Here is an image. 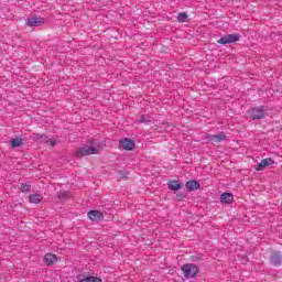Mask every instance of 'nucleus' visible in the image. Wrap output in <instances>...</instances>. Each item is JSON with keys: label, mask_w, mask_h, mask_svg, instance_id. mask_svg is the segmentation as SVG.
Wrapping results in <instances>:
<instances>
[{"label": "nucleus", "mask_w": 282, "mask_h": 282, "mask_svg": "<svg viewBox=\"0 0 282 282\" xmlns=\"http://www.w3.org/2000/svg\"><path fill=\"white\" fill-rule=\"evenodd\" d=\"M96 153H100V144H98V140L96 139L88 140V144L76 151L77 158H85V155H96Z\"/></svg>", "instance_id": "obj_1"}, {"label": "nucleus", "mask_w": 282, "mask_h": 282, "mask_svg": "<svg viewBox=\"0 0 282 282\" xmlns=\"http://www.w3.org/2000/svg\"><path fill=\"white\" fill-rule=\"evenodd\" d=\"M185 279H195L199 274V267L193 263H186L181 267Z\"/></svg>", "instance_id": "obj_2"}, {"label": "nucleus", "mask_w": 282, "mask_h": 282, "mask_svg": "<svg viewBox=\"0 0 282 282\" xmlns=\"http://www.w3.org/2000/svg\"><path fill=\"white\" fill-rule=\"evenodd\" d=\"M240 39H241V35L239 34H227L220 37L218 40V43H220V45H228L230 43H237V41H239Z\"/></svg>", "instance_id": "obj_3"}, {"label": "nucleus", "mask_w": 282, "mask_h": 282, "mask_svg": "<svg viewBox=\"0 0 282 282\" xmlns=\"http://www.w3.org/2000/svg\"><path fill=\"white\" fill-rule=\"evenodd\" d=\"M43 23H44L43 18H41V17H31L25 20V24L29 28H39V26L43 25Z\"/></svg>", "instance_id": "obj_4"}, {"label": "nucleus", "mask_w": 282, "mask_h": 282, "mask_svg": "<svg viewBox=\"0 0 282 282\" xmlns=\"http://www.w3.org/2000/svg\"><path fill=\"white\" fill-rule=\"evenodd\" d=\"M249 115L252 118V120H261V118H264L265 110L263 108H252L249 110Z\"/></svg>", "instance_id": "obj_5"}, {"label": "nucleus", "mask_w": 282, "mask_h": 282, "mask_svg": "<svg viewBox=\"0 0 282 282\" xmlns=\"http://www.w3.org/2000/svg\"><path fill=\"white\" fill-rule=\"evenodd\" d=\"M36 142H44L48 144V147H56V140L47 138L45 134H36L35 135Z\"/></svg>", "instance_id": "obj_6"}, {"label": "nucleus", "mask_w": 282, "mask_h": 282, "mask_svg": "<svg viewBox=\"0 0 282 282\" xmlns=\"http://www.w3.org/2000/svg\"><path fill=\"white\" fill-rule=\"evenodd\" d=\"M121 149H124V151H131L135 148V142L129 138H124L119 142Z\"/></svg>", "instance_id": "obj_7"}, {"label": "nucleus", "mask_w": 282, "mask_h": 282, "mask_svg": "<svg viewBox=\"0 0 282 282\" xmlns=\"http://www.w3.org/2000/svg\"><path fill=\"white\" fill-rule=\"evenodd\" d=\"M270 164H274V161H272L270 158L263 159L260 163H258L254 169L257 171H263L267 166H270Z\"/></svg>", "instance_id": "obj_8"}, {"label": "nucleus", "mask_w": 282, "mask_h": 282, "mask_svg": "<svg viewBox=\"0 0 282 282\" xmlns=\"http://www.w3.org/2000/svg\"><path fill=\"white\" fill-rule=\"evenodd\" d=\"M270 261L272 265H281L282 264V256L281 252L275 251L271 254Z\"/></svg>", "instance_id": "obj_9"}, {"label": "nucleus", "mask_w": 282, "mask_h": 282, "mask_svg": "<svg viewBox=\"0 0 282 282\" xmlns=\"http://www.w3.org/2000/svg\"><path fill=\"white\" fill-rule=\"evenodd\" d=\"M56 261H58V257H56V254L54 253H46L44 257V262L46 263V265H54Z\"/></svg>", "instance_id": "obj_10"}, {"label": "nucleus", "mask_w": 282, "mask_h": 282, "mask_svg": "<svg viewBox=\"0 0 282 282\" xmlns=\"http://www.w3.org/2000/svg\"><path fill=\"white\" fill-rule=\"evenodd\" d=\"M88 217L91 221H100V219H102V213L99 210H90L88 212Z\"/></svg>", "instance_id": "obj_11"}, {"label": "nucleus", "mask_w": 282, "mask_h": 282, "mask_svg": "<svg viewBox=\"0 0 282 282\" xmlns=\"http://www.w3.org/2000/svg\"><path fill=\"white\" fill-rule=\"evenodd\" d=\"M185 187L189 192L197 191L199 188V182H197L195 180L188 181V182H186Z\"/></svg>", "instance_id": "obj_12"}, {"label": "nucleus", "mask_w": 282, "mask_h": 282, "mask_svg": "<svg viewBox=\"0 0 282 282\" xmlns=\"http://www.w3.org/2000/svg\"><path fill=\"white\" fill-rule=\"evenodd\" d=\"M9 144H10V147H12V149H17L18 147H22L23 138L15 137V138L10 140Z\"/></svg>", "instance_id": "obj_13"}, {"label": "nucleus", "mask_w": 282, "mask_h": 282, "mask_svg": "<svg viewBox=\"0 0 282 282\" xmlns=\"http://www.w3.org/2000/svg\"><path fill=\"white\" fill-rule=\"evenodd\" d=\"M232 199H235V198L232 197V194H230V193H224L220 196L221 204H232Z\"/></svg>", "instance_id": "obj_14"}, {"label": "nucleus", "mask_w": 282, "mask_h": 282, "mask_svg": "<svg viewBox=\"0 0 282 282\" xmlns=\"http://www.w3.org/2000/svg\"><path fill=\"white\" fill-rule=\"evenodd\" d=\"M29 199L31 204H41L43 196L41 194H32Z\"/></svg>", "instance_id": "obj_15"}, {"label": "nucleus", "mask_w": 282, "mask_h": 282, "mask_svg": "<svg viewBox=\"0 0 282 282\" xmlns=\"http://www.w3.org/2000/svg\"><path fill=\"white\" fill-rule=\"evenodd\" d=\"M167 186L170 191H180L182 188V184H180V181H171Z\"/></svg>", "instance_id": "obj_16"}, {"label": "nucleus", "mask_w": 282, "mask_h": 282, "mask_svg": "<svg viewBox=\"0 0 282 282\" xmlns=\"http://www.w3.org/2000/svg\"><path fill=\"white\" fill-rule=\"evenodd\" d=\"M78 282H102V280L98 276H88L79 280Z\"/></svg>", "instance_id": "obj_17"}, {"label": "nucleus", "mask_w": 282, "mask_h": 282, "mask_svg": "<svg viewBox=\"0 0 282 282\" xmlns=\"http://www.w3.org/2000/svg\"><path fill=\"white\" fill-rule=\"evenodd\" d=\"M223 140H226V134H224V133L213 135V141L214 142H221Z\"/></svg>", "instance_id": "obj_18"}, {"label": "nucleus", "mask_w": 282, "mask_h": 282, "mask_svg": "<svg viewBox=\"0 0 282 282\" xmlns=\"http://www.w3.org/2000/svg\"><path fill=\"white\" fill-rule=\"evenodd\" d=\"M187 19H188V14H186V13H180L178 15H177V21H178V23H186V21H187Z\"/></svg>", "instance_id": "obj_19"}, {"label": "nucleus", "mask_w": 282, "mask_h": 282, "mask_svg": "<svg viewBox=\"0 0 282 282\" xmlns=\"http://www.w3.org/2000/svg\"><path fill=\"white\" fill-rule=\"evenodd\" d=\"M20 191L22 193H30V191H32V186L30 184H22Z\"/></svg>", "instance_id": "obj_20"}, {"label": "nucleus", "mask_w": 282, "mask_h": 282, "mask_svg": "<svg viewBox=\"0 0 282 282\" xmlns=\"http://www.w3.org/2000/svg\"><path fill=\"white\" fill-rule=\"evenodd\" d=\"M65 197H67V193L59 194V199H65Z\"/></svg>", "instance_id": "obj_21"}, {"label": "nucleus", "mask_w": 282, "mask_h": 282, "mask_svg": "<svg viewBox=\"0 0 282 282\" xmlns=\"http://www.w3.org/2000/svg\"><path fill=\"white\" fill-rule=\"evenodd\" d=\"M139 122H147V119H144V116H142L139 120Z\"/></svg>", "instance_id": "obj_22"}]
</instances>
